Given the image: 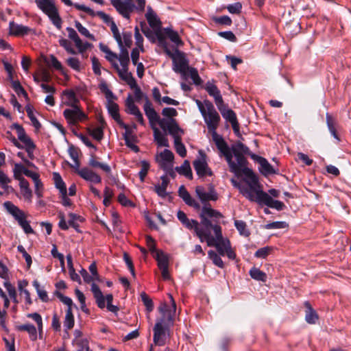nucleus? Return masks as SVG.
I'll use <instances>...</instances> for the list:
<instances>
[{
  "label": "nucleus",
  "instance_id": "obj_35",
  "mask_svg": "<svg viewBox=\"0 0 351 351\" xmlns=\"http://www.w3.org/2000/svg\"><path fill=\"white\" fill-rule=\"evenodd\" d=\"M88 165L93 168H100L101 170H103L105 173H106L108 175L111 173V169L110 167L106 164L98 162L95 156L94 155H91L89 160H88Z\"/></svg>",
  "mask_w": 351,
  "mask_h": 351
},
{
  "label": "nucleus",
  "instance_id": "obj_13",
  "mask_svg": "<svg viewBox=\"0 0 351 351\" xmlns=\"http://www.w3.org/2000/svg\"><path fill=\"white\" fill-rule=\"evenodd\" d=\"M112 5L124 18L130 19V13L134 10L133 0H110Z\"/></svg>",
  "mask_w": 351,
  "mask_h": 351
},
{
  "label": "nucleus",
  "instance_id": "obj_52",
  "mask_svg": "<svg viewBox=\"0 0 351 351\" xmlns=\"http://www.w3.org/2000/svg\"><path fill=\"white\" fill-rule=\"evenodd\" d=\"M208 258L212 260L213 263L217 267L220 268H223L224 267L223 262L222 259L221 258L219 254H217V252H215L213 250H210L208 252Z\"/></svg>",
  "mask_w": 351,
  "mask_h": 351
},
{
  "label": "nucleus",
  "instance_id": "obj_42",
  "mask_svg": "<svg viewBox=\"0 0 351 351\" xmlns=\"http://www.w3.org/2000/svg\"><path fill=\"white\" fill-rule=\"evenodd\" d=\"M326 124L328 126V128L331 134V135L337 140V141H340V139L337 134L336 129H335V121L333 119V117L329 114L326 113Z\"/></svg>",
  "mask_w": 351,
  "mask_h": 351
},
{
  "label": "nucleus",
  "instance_id": "obj_50",
  "mask_svg": "<svg viewBox=\"0 0 351 351\" xmlns=\"http://www.w3.org/2000/svg\"><path fill=\"white\" fill-rule=\"evenodd\" d=\"M110 29L113 34V37L117 42L119 48H122V47H123L122 37H121V35L119 31V29H118L116 23H114V21H112L111 24H110Z\"/></svg>",
  "mask_w": 351,
  "mask_h": 351
},
{
  "label": "nucleus",
  "instance_id": "obj_60",
  "mask_svg": "<svg viewBox=\"0 0 351 351\" xmlns=\"http://www.w3.org/2000/svg\"><path fill=\"white\" fill-rule=\"evenodd\" d=\"M141 300L146 307V309L148 312H151L154 309V304L152 300L148 297V295L145 293L142 292L141 293Z\"/></svg>",
  "mask_w": 351,
  "mask_h": 351
},
{
  "label": "nucleus",
  "instance_id": "obj_53",
  "mask_svg": "<svg viewBox=\"0 0 351 351\" xmlns=\"http://www.w3.org/2000/svg\"><path fill=\"white\" fill-rule=\"evenodd\" d=\"M122 43H123V47L122 48H120V52L122 50L128 51L127 48L130 47L132 40V33L131 32H123L122 36Z\"/></svg>",
  "mask_w": 351,
  "mask_h": 351
},
{
  "label": "nucleus",
  "instance_id": "obj_2",
  "mask_svg": "<svg viewBox=\"0 0 351 351\" xmlns=\"http://www.w3.org/2000/svg\"><path fill=\"white\" fill-rule=\"evenodd\" d=\"M195 103L206 125L208 131L212 135L213 141L215 144H222V141H219L222 136L217 132L221 123V117L214 105L208 99H204L203 101L196 99Z\"/></svg>",
  "mask_w": 351,
  "mask_h": 351
},
{
  "label": "nucleus",
  "instance_id": "obj_7",
  "mask_svg": "<svg viewBox=\"0 0 351 351\" xmlns=\"http://www.w3.org/2000/svg\"><path fill=\"white\" fill-rule=\"evenodd\" d=\"M37 7L42 10L51 20V23L58 29L62 28V21L58 10L51 0H35Z\"/></svg>",
  "mask_w": 351,
  "mask_h": 351
},
{
  "label": "nucleus",
  "instance_id": "obj_40",
  "mask_svg": "<svg viewBox=\"0 0 351 351\" xmlns=\"http://www.w3.org/2000/svg\"><path fill=\"white\" fill-rule=\"evenodd\" d=\"M249 274L251 278L255 280L261 281L263 282L267 281V274L256 267H252L250 270Z\"/></svg>",
  "mask_w": 351,
  "mask_h": 351
},
{
  "label": "nucleus",
  "instance_id": "obj_36",
  "mask_svg": "<svg viewBox=\"0 0 351 351\" xmlns=\"http://www.w3.org/2000/svg\"><path fill=\"white\" fill-rule=\"evenodd\" d=\"M202 216H206L208 218L219 219L223 217V215L219 211L214 210L210 206L205 205L202 210Z\"/></svg>",
  "mask_w": 351,
  "mask_h": 351
},
{
  "label": "nucleus",
  "instance_id": "obj_17",
  "mask_svg": "<svg viewBox=\"0 0 351 351\" xmlns=\"http://www.w3.org/2000/svg\"><path fill=\"white\" fill-rule=\"evenodd\" d=\"M219 112H221L222 117L228 121H229L232 127L235 132H239V123L237 121V116L235 112L232 110L228 108L225 104L224 102L223 104L219 105L217 106Z\"/></svg>",
  "mask_w": 351,
  "mask_h": 351
},
{
  "label": "nucleus",
  "instance_id": "obj_33",
  "mask_svg": "<svg viewBox=\"0 0 351 351\" xmlns=\"http://www.w3.org/2000/svg\"><path fill=\"white\" fill-rule=\"evenodd\" d=\"M63 95L66 97L65 105L74 107L77 106L79 100L76 97L75 93L73 90H66L63 92Z\"/></svg>",
  "mask_w": 351,
  "mask_h": 351
},
{
  "label": "nucleus",
  "instance_id": "obj_57",
  "mask_svg": "<svg viewBox=\"0 0 351 351\" xmlns=\"http://www.w3.org/2000/svg\"><path fill=\"white\" fill-rule=\"evenodd\" d=\"M59 44L62 47L69 53L75 55L77 51L73 49L71 43L65 38H60L59 40Z\"/></svg>",
  "mask_w": 351,
  "mask_h": 351
},
{
  "label": "nucleus",
  "instance_id": "obj_43",
  "mask_svg": "<svg viewBox=\"0 0 351 351\" xmlns=\"http://www.w3.org/2000/svg\"><path fill=\"white\" fill-rule=\"evenodd\" d=\"M176 171L191 180L193 178L191 168L188 160H185L180 167H176Z\"/></svg>",
  "mask_w": 351,
  "mask_h": 351
},
{
  "label": "nucleus",
  "instance_id": "obj_1",
  "mask_svg": "<svg viewBox=\"0 0 351 351\" xmlns=\"http://www.w3.org/2000/svg\"><path fill=\"white\" fill-rule=\"evenodd\" d=\"M219 141H222V144H215L217 149L225 157L230 171L239 175L241 173V169L247 163L244 154L251 156L252 154L250 153V149L241 142H237L230 149L223 137Z\"/></svg>",
  "mask_w": 351,
  "mask_h": 351
},
{
  "label": "nucleus",
  "instance_id": "obj_41",
  "mask_svg": "<svg viewBox=\"0 0 351 351\" xmlns=\"http://www.w3.org/2000/svg\"><path fill=\"white\" fill-rule=\"evenodd\" d=\"M125 107L126 112L128 114L135 115L140 112L139 108L135 105L134 99L130 94L128 95L125 100Z\"/></svg>",
  "mask_w": 351,
  "mask_h": 351
},
{
  "label": "nucleus",
  "instance_id": "obj_39",
  "mask_svg": "<svg viewBox=\"0 0 351 351\" xmlns=\"http://www.w3.org/2000/svg\"><path fill=\"white\" fill-rule=\"evenodd\" d=\"M19 330H23L28 332L29 339L32 341L37 339V330L36 327L31 324H25L19 326Z\"/></svg>",
  "mask_w": 351,
  "mask_h": 351
},
{
  "label": "nucleus",
  "instance_id": "obj_19",
  "mask_svg": "<svg viewBox=\"0 0 351 351\" xmlns=\"http://www.w3.org/2000/svg\"><path fill=\"white\" fill-rule=\"evenodd\" d=\"M143 109L145 115L147 117L152 127H155L156 123H158L160 126V123L165 119H160V117L152 106V103L148 99L147 97H145V103L143 106Z\"/></svg>",
  "mask_w": 351,
  "mask_h": 351
},
{
  "label": "nucleus",
  "instance_id": "obj_4",
  "mask_svg": "<svg viewBox=\"0 0 351 351\" xmlns=\"http://www.w3.org/2000/svg\"><path fill=\"white\" fill-rule=\"evenodd\" d=\"M214 233L215 237L206 234L208 246L215 247L220 256L226 255L230 259H234L236 254L231 247L229 239L223 237L221 226H215Z\"/></svg>",
  "mask_w": 351,
  "mask_h": 351
},
{
  "label": "nucleus",
  "instance_id": "obj_6",
  "mask_svg": "<svg viewBox=\"0 0 351 351\" xmlns=\"http://www.w3.org/2000/svg\"><path fill=\"white\" fill-rule=\"evenodd\" d=\"M11 128L16 130L18 136V140L14 137L12 138V143L19 149H25L29 159H34V152L36 149V145L26 134L24 128L18 123L12 124Z\"/></svg>",
  "mask_w": 351,
  "mask_h": 351
},
{
  "label": "nucleus",
  "instance_id": "obj_51",
  "mask_svg": "<svg viewBox=\"0 0 351 351\" xmlns=\"http://www.w3.org/2000/svg\"><path fill=\"white\" fill-rule=\"evenodd\" d=\"M75 27L77 29V31L80 32V34L82 36H84L86 38H88L92 40H95V36L89 32V31L84 27L81 23L76 21H75Z\"/></svg>",
  "mask_w": 351,
  "mask_h": 351
},
{
  "label": "nucleus",
  "instance_id": "obj_20",
  "mask_svg": "<svg viewBox=\"0 0 351 351\" xmlns=\"http://www.w3.org/2000/svg\"><path fill=\"white\" fill-rule=\"evenodd\" d=\"M195 193L197 196L203 203L210 200L215 201L218 197L217 194L212 185L209 186L208 191H206L205 189L202 186H197L195 189Z\"/></svg>",
  "mask_w": 351,
  "mask_h": 351
},
{
  "label": "nucleus",
  "instance_id": "obj_38",
  "mask_svg": "<svg viewBox=\"0 0 351 351\" xmlns=\"http://www.w3.org/2000/svg\"><path fill=\"white\" fill-rule=\"evenodd\" d=\"M163 31L165 34L169 37L172 43H175L176 45H182V41L181 40L177 32L173 30L170 27H166L163 29Z\"/></svg>",
  "mask_w": 351,
  "mask_h": 351
},
{
  "label": "nucleus",
  "instance_id": "obj_22",
  "mask_svg": "<svg viewBox=\"0 0 351 351\" xmlns=\"http://www.w3.org/2000/svg\"><path fill=\"white\" fill-rule=\"evenodd\" d=\"M9 33L11 35L16 36H23L30 33L36 34V32L34 29H31L27 26L19 25L15 23L14 21H11L9 23Z\"/></svg>",
  "mask_w": 351,
  "mask_h": 351
},
{
  "label": "nucleus",
  "instance_id": "obj_16",
  "mask_svg": "<svg viewBox=\"0 0 351 351\" xmlns=\"http://www.w3.org/2000/svg\"><path fill=\"white\" fill-rule=\"evenodd\" d=\"M66 30L68 32L69 38L74 42L75 45L77 49L78 53H83L88 48L92 47V44L88 42H82V40L79 37L77 33L73 28L67 27L66 28Z\"/></svg>",
  "mask_w": 351,
  "mask_h": 351
},
{
  "label": "nucleus",
  "instance_id": "obj_14",
  "mask_svg": "<svg viewBox=\"0 0 351 351\" xmlns=\"http://www.w3.org/2000/svg\"><path fill=\"white\" fill-rule=\"evenodd\" d=\"M64 117L69 124H76L87 118L86 114L81 110L79 106L65 109L63 112Z\"/></svg>",
  "mask_w": 351,
  "mask_h": 351
},
{
  "label": "nucleus",
  "instance_id": "obj_47",
  "mask_svg": "<svg viewBox=\"0 0 351 351\" xmlns=\"http://www.w3.org/2000/svg\"><path fill=\"white\" fill-rule=\"evenodd\" d=\"M53 176L55 185L56 188L59 189L60 193L61 194H64L65 193H66L67 190L65 183L62 180L60 175L58 173H53Z\"/></svg>",
  "mask_w": 351,
  "mask_h": 351
},
{
  "label": "nucleus",
  "instance_id": "obj_59",
  "mask_svg": "<svg viewBox=\"0 0 351 351\" xmlns=\"http://www.w3.org/2000/svg\"><path fill=\"white\" fill-rule=\"evenodd\" d=\"M106 58L111 63V64L114 69H118L119 64L117 63V60H119V55L110 50L106 54Z\"/></svg>",
  "mask_w": 351,
  "mask_h": 351
},
{
  "label": "nucleus",
  "instance_id": "obj_9",
  "mask_svg": "<svg viewBox=\"0 0 351 351\" xmlns=\"http://www.w3.org/2000/svg\"><path fill=\"white\" fill-rule=\"evenodd\" d=\"M168 296L170 299L171 306L167 303H161L158 307V311L160 317L156 319V322L173 326L174 322V317L176 311V304L171 294L169 293Z\"/></svg>",
  "mask_w": 351,
  "mask_h": 351
},
{
  "label": "nucleus",
  "instance_id": "obj_29",
  "mask_svg": "<svg viewBox=\"0 0 351 351\" xmlns=\"http://www.w3.org/2000/svg\"><path fill=\"white\" fill-rule=\"evenodd\" d=\"M115 99H111L107 100L106 107L109 114L112 116V117L119 124L123 123L119 113V106L116 104L114 100Z\"/></svg>",
  "mask_w": 351,
  "mask_h": 351
},
{
  "label": "nucleus",
  "instance_id": "obj_62",
  "mask_svg": "<svg viewBox=\"0 0 351 351\" xmlns=\"http://www.w3.org/2000/svg\"><path fill=\"white\" fill-rule=\"evenodd\" d=\"M26 112H27V116L30 119L34 127L36 128V129H39L41 126L40 123H39L38 120L34 116L33 110L30 106L26 107Z\"/></svg>",
  "mask_w": 351,
  "mask_h": 351
},
{
  "label": "nucleus",
  "instance_id": "obj_48",
  "mask_svg": "<svg viewBox=\"0 0 351 351\" xmlns=\"http://www.w3.org/2000/svg\"><path fill=\"white\" fill-rule=\"evenodd\" d=\"M67 65L75 71H80L83 66L78 58L75 57H69L66 60Z\"/></svg>",
  "mask_w": 351,
  "mask_h": 351
},
{
  "label": "nucleus",
  "instance_id": "obj_58",
  "mask_svg": "<svg viewBox=\"0 0 351 351\" xmlns=\"http://www.w3.org/2000/svg\"><path fill=\"white\" fill-rule=\"evenodd\" d=\"M27 317L32 318L36 322L38 326V330L40 334L43 332V319L40 314L38 313H29L27 315Z\"/></svg>",
  "mask_w": 351,
  "mask_h": 351
},
{
  "label": "nucleus",
  "instance_id": "obj_24",
  "mask_svg": "<svg viewBox=\"0 0 351 351\" xmlns=\"http://www.w3.org/2000/svg\"><path fill=\"white\" fill-rule=\"evenodd\" d=\"M120 126L125 129V132L123 133V136L125 142V145L136 152H138V147L134 143L135 139L134 136L133 135L132 129L124 123H121Z\"/></svg>",
  "mask_w": 351,
  "mask_h": 351
},
{
  "label": "nucleus",
  "instance_id": "obj_12",
  "mask_svg": "<svg viewBox=\"0 0 351 351\" xmlns=\"http://www.w3.org/2000/svg\"><path fill=\"white\" fill-rule=\"evenodd\" d=\"M171 326L156 322L154 326L153 341L156 346H162L165 344L167 338L169 336Z\"/></svg>",
  "mask_w": 351,
  "mask_h": 351
},
{
  "label": "nucleus",
  "instance_id": "obj_55",
  "mask_svg": "<svg viewBox=\"0 0 351 351\" xmlns=\"http://www.w3.org/2000/svg\"><path fill=\"white\" fill-rule=\"evenodd\" d=\"M234 225L240 234L245 237H248L250 235V232L247 229V226L245 221L241 220H236L234 221Z\"/></svg>",
  "mask_w": 351,
  "mask_h": 351
},
{
  "label": "nucleus",
  "instance_id": "obj_27",
  "mask_svg": "<svg viewBox=\"0 0 351 351\" xmlns=\"http://www.w3.org/2000/svg\"><path fill=\"white\" fill-rule=\"evenodd\" d=\"M146 19L149 26L154 30L161 28V22L158 18L156 14L150 6L147 7V13L145 14Z\"/></svg>",
  "mask_w": 351,
  "mask_h": 351
},
{
  "label": "nucleus",
  "instance_id": "obj_49",
  "mask_svg": "<svg viewBox=\"0 0 351 351\" xmlns=\"http://www.w3.org/2000/svg\"><path fill=\"white\" fill-rule=\"evenodd\" d=\"M99 88L100 90L105 94V97L106 100H109L111 99H117V97L114 95V93L108 88L107 83L104 80H101Z\"/></svg>",
  "mask_w": 351,
  "mask_h": 351
},
{
  "label": "nucleus",
  "instance_id": "obj_18",
  "mask_svg": "<svg viewBox=\"0 0 351 351\" xmlns=\"http://www.w3.org/2000/svg\"><path fill=\"white\" fill-rule=\"evenodd\" d=\"M91 291L94 295L99 308H104L105 307V299L106 300L107 305L112 304L113 300L112 295L108 294L106 295V298H104L99 287L95 283H93L91 285Z\"/></svg>",
  "mask_w": 351,
  "mask_h": 351
},
{
  "label": "nucleus",
  "instance_id": "obj_34",
  "mask_svg": "<svg viewBox=\"0 0 351 351\" xmlns=\"http://www.w3.org/2000/svg\"><path fill=\"white\" fill-rule=\"evenodd\" d=\"M154 131V138L158 145L160 147H169L168 139L167 137L156 127H152Z\"/></svg>",
  "mask_w": 351,
  "mask_h": 351
},
{
  "label": "nucleus",
  "instance_id": "obj_10",
  "mask_svg": "<svg viewBox=\"0 0 351 351\" xmlns=\"http://www.w3.org/2000/svg\"><path fill=\"white\" fill-rule=\"evenodd\" d=\"M165 53L171 58L173 62V70L177 73L185 75L189 69V60L186 58L185 54L176 49L174 52L165 47Z\"/></svg>",
  "mask_w": 351,
  "mask_h": 351
},
{
  "label": "nucleus",
  "instance_id": "obj_23",
  "mask_svg": "<svg viewBox=\"0 0 351 351\" xmlns=\"http://www.w3.org/2000/svg\"><path fill=\"white\" fill-rule=\"evenodd\" d=\"M77 174L86 181L98 184L101 182V177L88 167H84L77 170Z\"/></svg>",
  "mask_w": 351,
  "mask_h": 351
},
{
  "label": "nucleus",
  "instance_id": "obj_5",
  "mask_svg": "<svg viewBox=\"0 0 351 351\" xmlns=\"http://www.w3.org/2000/svg\"><path fill=\"white\" fill-rule=\"evenodd\" d=\"M160 128L167 130L174 139V147L176 152L182 158L186 155V149L182 143V135L184 130L181 129L175 119H164L160 123Z\"/></svg>",
  "mask_w": 351,
  "mask_h": 351
},
{
  "label": "nucleus",
  "instance_id": "obj_37",
  "mask_svg": "<svg viewBox=\"0 0 351 351\" xmlns=\"http://www.w3.org/2000/svg\"><path fill=\"white\" fill-rule=\"evenodd\" d=\"M304 305L306 308L305 319L308 324H315L318 319L317 313L313 309L308 302H306Z\"/></svg>",
  "mask_w": 351,
  "mask_h": 351
},
{
  "label": "nucleus",
  "instance_id": "obj_30",
  "mask_svg": "<svg viewBox=\"0 0 351 351\" xmlns=\"http://www.w3.org/2000/svg\"><path fill=\"white\" fill-rule=\"evenodd\" d=\"M201 217V225L202 226L200 228V230L204 232V235L203 236L204 241L207 239L206 234L212 235L210 232V230L212 229L214 231L215 226H219L217 224H212L210 220L206 216H202V213L200 214Z\"/></svg>",
  "mask_w": 351,
  "mask_h": 351
},
{
  "label": "nucleus",
  "instance_id": "obj_44",
  "mask_svg": "<svg viewBox=\"0 0 351 351\" xmlns=\"http://www.w3.org/2000/svg\"><path fill=\"white\" fill-rule=\"evenodd\" d=\"M154 257L158 262V266L159 269H165V267H169L168 258L162 251H157L156 254H154Z\"/></svg>",
  "mask_w": 351,
  "mask_h": 351
},
{
  "label": "nucleus",
  "instance_id": "obj_54",
  "mask_svg": "<svg viewBox=\"0 0 351 351\" xmlns=\"http://www.w3.org/2000/svg\"><path fill=\"white\" fill-rule=\"evenodd\" d=\"M57 297L60 300V301L67 306L66 309H70L71 311H73V308H77V306L73 304V300L69 297L64 295L62 293L56 291V293Z\"/></svg>",
  "mask_w": 351,
  "mask_h": 351
},
{
  "label": "nucleus",
  "instance_id": "obj_63",
  "mask_svg": "<svg viewBox=\"0 0 351 351\" xmlns=\"http://www.w3.org/2000/svg\"><path fill=\"white\" fill-rule=\"evenodd\" d=\"M271 247L266 246L258 249L254 254L255 257L259 258H265L271 252Z\"/></svg>",
  "mask_w": 351,
  "mask_h": 351
},
{
  "label": "nucleus",
  "instance_id": "obj_15",
  "mask_svg": "<svg viewBox=\"0 0 351 351\" xmlns=\"http://www.w3.org/2000/svg\"><path fill=\"white\" fill-rule=\"evenodd\" d=\"M200 157L197 158L193 162V167L199 177H204L206 176H212L213 172L208 167L207 162L206 160V155L202 151L199 152Z\"/></svg>",
  "mask_w": 351,
  "mask_h": 351
},
{
  "label": "nucleus",
  "instance_id": "obj_61",
  "mask_svg": "<svg viewBox=\"0 0 351 351\" xmlns=\"http://www.w3.org/2000/svg\"><path fill=\"white\" fill-rule=\"evenodd\" d=\"M149 163L146 160L141 161V168L138 173L139 178L141 181L143 182L145 180V178L146 177L147 172L149 169Z\"/></svg>",
  "mask_w": 351,
  "mask_h": 351
},
{
  "label": "nucleus",
  "instance_id": "obj_45",
  "mask_svg": "<svg viewBox=\"0 0 351 351\" xmlns=\"http://www.w3.org/2000/svg\"><path fill=\"white\" fill-rule=\"evenodd\" d=\"M33 286L35 288L37 294L39 297V298L42 300L43 302H49V296L47 294V292L40 287V283L38 280H35L33 282Z\"/></svg>",
  "mask_w": 351,
  "mask_h": 351
},
{
  "label": "nucleus",
  "instance_id": "obj_21",
  "mask_svg": "<svg viewBox=\"0 0 351 351\" xmlns=\"http://www.w3.org/2000/svg\"><path fill=\"white\" fill-rule=\"evenodd\" d=\"M259 204H264L268 207L276 208L278 210H282L285 208V204L279 201L273 199L272 197L267 193H261L259 196V201L257 202Z\"/></svg>",
  "mask_w": 351,
  "mask_h": 351
},
{
  "label": "nucleus",
  "instance_id": "obj_26",
  "mask_svg": "<svg viewBox=\"0 0 351 351\" xmlns=\"http://www.w3.org/2000/svg\"><path fill=\"white\" fill-rule=\"evenodd\" d=\"M205 89L210 96L213 97L217 106L223 104V100L221 92L213 82H208L206 84Z\"/></svg>",
  "mask_w": 351,
  "mask_h": 351
},
{
  "label": "nucleus",
  "instance_id": "obj_3",
  "mask_svg": "<svg viewBox=\"0 0 351 351\" xmlns=\"http://www.w3.org/2000/svg\"><path fill=\"white\" fill-rule=\"evenodd\" d=\"M245 178L243 179L241 182H238L232 180V183L237 187L240 193L248 199L250 201L258 202L261 193H265L258 183V180L256 175L252 169L244 166L241 169Z\"/></svg>",
  "mask_w": 351,
  "mask_h": 351
},
{
  "label": "nucleus",
  "instance_id": "obj_8",
  "mask_svg": "<svg viewBox=\"0 0 351 351\" xmlns=\"http://www.w3.org/2000/svg\"><path fill=\"white\" fill-rule=\"evenodd\" d=\"M119 61L121 67L118 65V69H115L119 77L124 80L130 88L136 86V80L132 73L128 71V65L130 63L129 54L128 51L122 50L119 54Z\"/></svg>",
  "mask_w": 351,
  "mask_h": 351
},
{
  "label": "nucleus",
  "instance_id": "obj_32",
  "mask_svg": "<svg viewBox=\"0 0 351 351\" xmlns=\"http://www.w3.org/2000/svg\"><path fill=\"white\" fill-rule=\"evenodd\" d=\"M160 179L162 180V183L160 184L155 185L154 191L158 196L165 197L167 195L166 190L169 180L167 178V175L162 176Z\"/></svg>",
  "mask_w": 351,
  "mask_h": 351
},
{
  "label": "nucleus",
  "instance_id": "obj_31",
  "mask_svg": "<svg viewBox=\"0 0 351 351\" xmlns=\"http://www.w3.org/2000/svg\"><path fill=\"white\" fill-rule=\"evenodd\" d=\"M183 225L189 230H194L200 241L204 242L203 236L204 235V232L200 230L197 221L195 219H188Z\"/></svg>",
  "mask_w": 351,
  "mask_h": 351
},
{
  "label": "nucleus",
  "instance_id": "obj_46",
  "mask_svg": "<svg viewBox=\"0 0 351 351\" xmlns=\"http://www.w3.org/2000/svg\"><path fill=\"white\" fill-rule=\"evenodd\" d=\"M74 323L75 321L73 311H71L70 309H66L64 320V327L65 328L66 330H71V328H73Z\"/></svg>",
  "mask_w": 351,
  "mask_h": 351
},
{
  "label": "nucleus",
  "instance_id": "obj_64",
  "mask_svg": "<svg viewBox=\"0 0 351 351\" xmlns=\"http://www.w3.org/2000/svg\"><path fill=\"white\" fill-rule=\"evenodd\" d=\"M90 134L97 141H99L103 138L104 132L101 127H97L89 130Z\"/></svg>",
  "mask_w": 351,
  "mask_h": 351
},
{
  "label": "nucleus",
  "instance_id": "obj_25",
  "mask_svg": "<svg viewBox=\"0 0 351 351\" xmlns=\"http://www.w3.org/2000/svg\"><path fill=\"white\" fill-rule=\"evenodd\" d=\"M16 179L19 181L20 190L23 198L25 200L31 202L32 199V191L29 188L28 181L21 176H19L16 174Z\"/></svg>",
  "mask_w": 351,
  "mask_h": 351
},
{
  "label": "nucleus",
  "instance_id": "obj_28",
  "mask_svg": "<svg viewBox=\"0 0 351 351\" xmlns=\"http://www.w3.org/2000/svg\"><path fill=\"white\" fill-rule=\"evenodd\" d=\"M251 157L253 159H256L259 163L261 168L260 171L265 175H268L274 173V170L272 166L268 162V161L261 156H256V154H252Z\"/></svg>",
  "mask_w": 351,
  "mask_h": 351
},
{
  "label": "nucleus",
  "instance_id": "obj_56",
  "mask_svg": "<svg viewBox=\"0 0 351 351\" xmlns=\"http://www.w3.org/2000/svg\"><path fill=\"white\" fill-rule=\"evenodd\" d=\"M187 71L189 72L190 77L195 84L199 85L202 83V80L198 74L197 70L195 68L189 66Z\"/></svg>",
  "mask_w": 351,
  "mask_h": 351
},
{
  "label": "nucleus",
  "instance_id": "obj_11",
  "mask_svg": "<svg viewBox=\"0 0 351 351\" xmlns=\"http://www.w3.org/2000/svg\"><path fill=\"white\" fill-rule=\"evenodd\" d=\"M3 206L7 211L18 221L19 224L26 234L34 233V230L29 225V223L25 219V215L22 210L11 202H4Z\"/></svg>",
  "mask_w": 351,
  "mask_h": 351
}]
</instances>
